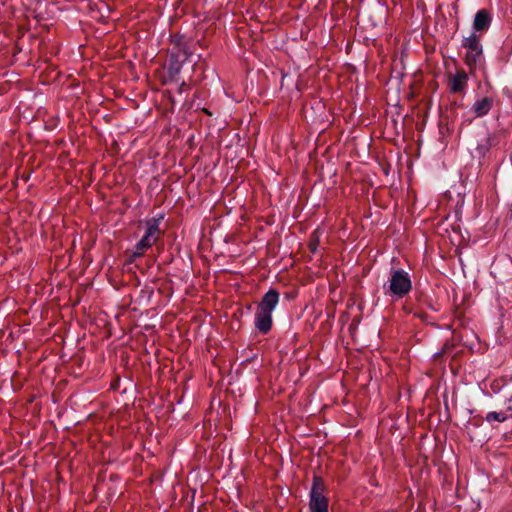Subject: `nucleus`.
I'll list each match as a JSON object with an SVG mask.
<instances>
[{"mask_svg": "<svg viewBox=\"0 0 512 512\" xmlns=\"http://www.w3.org/2000/svg\"><path fill=\"white\" fill-rule=\"evenodd\" d=\"M280 295L275 289H270L264 294L257 305L254 325L261 333L266 334L272 327V312L279 303Z\"/></svg>", "mask_w": 512, "mask_h": 512, "instance_id": "f257e3e1", "label": "nucleus"}, {"mask_svg": "<svg viewBox=\"0 0 512 512\" xmlns=\"http://www.w3.org/2000/svg\"><path fill=\"white\" fill-rule=\"evenodd\" d=\"M388 283V290L386 293L398 298L404 297L412 289L410 275L403 269H392Z\"/></svg>", "mask_w": 512, "mask_h": 512, "instance_id": "f03ea898", "label": "nucleus"}, {"mask_svg": "<svg viewBox=\"0 0 512 512\" xmlns=\"http://www.w3.org/2000/svg\"><path fill=\"white\" fill-rule=\"evenodd\" d=\"M462 47L466 49L465 64L469 67L470 72H472L483 58V47L480 37L476 33H471V35L462 40Z\"/></svg>", "mask_w": 512, "mask_h": 512, "instance_id": "7ed1b4c3", "label": "nucleus"}, {"mask_svg": "<svg viewBox=\"0 0 512 512\" xmlns=\"http://www.w3.org/2000/svg\"><path fill=\"white\" fill-rule=\"evenodd\" d=\"M160 219L152 218L147 221V229L144 236L140 239V241L136 244L135 250L132 252L131 257L137 258L144 254L146 250L152 247L159 238L160 229H159Z\"/></svg>", "mask_w": 512, "mask_h": 512, "instance_id": "20e7f679", "label": "nucleus"}, {"mask_svg": "<svg viewBox=\"0 0 512 512\" xmlns=\"http://www.w3.org/2000/svg\"><path fill=\"white\" fill-rule=\"evenodd\" d=\"M310 512H328V499L324 496V482L319 477H314L310 491Z\"/></svg>", "mask_w": 512, "mask_h": 512, "instance_id": "39448f33", "label": "nucleus"}, {"mask_svg": "<svg viewBox=\"0 0 512 512\" xmlns=\"http://www.w3.org/2000/svg\"><path fill=\"white\" fill-rule=\"evenodd\" d=\"M492 23L491 13L487 9H480L476 12L474 21H473V29L474 32L484 33L486 32Z\"/></svg>", "mask_w": 512, "mask_h": 512, "instance_id": "423d86ee", "label": "nucleus"}, {"mask_svg": "<svg viewBox=\"0 0 512 512\" xmlns=\"http://www.w3.org/2000/svg\"><path fill=\"white\" fill-rule=\"evenodd\" d=\"M468 75L464 70L457 71L455 75L450 76L449 86L452 93H462L467 88Z\"/></svg>", "mask_w": 512, "mask_h": 512, "instance_id": "0eeeda50", "label": "nucleus"}, {"mask_svg": "<svg viewBox=\"0 0 512 512\" xmlns=\"http://www.w3.org/2000/svg\"><path fill=\"white\" fill-rule=\"evenodd\" d=\"M498 144V137L496 134H488L481 141L478 142L475 150L479 157H485L490 149Z\"/></svg>", "mask_w": 512, "mask_h": 512, "instance_id": "6e6552de", "label": "nucleus"}, {"mask_svg": "<svg viewBox=\"0 0 512 512\" xmlns=\"http://www.w3.org/2000/svg\"><path fill=\"white\" fill-rule=\"evenodd\" d=\"M492 104L493 100L491 98L484 97L474 103L472 110L477 117H483L489 113Z\"/></svg>", "mask_w": 512, "mask_h": 512, "instance_id": "1a4fd4ad", "label": "nucleus"}, {"mask_svg": "<svg viewBox=\"0 0 512 512\" xmlns=\"http://www.w3.org/2000/svg\"><path fill=\"white\" fill-rule=\"evenodd\" d=\"M508 418H509V416L505 412L491 411V412L487 413L485 420L488 423H492L493 421L505 422Z\"/></svg>", "mask_w": 512, "mask_h": 512, "instance_id": "9d476101", "label": "nucleus"}, {"mask_svg": "<svg viewBox=\"0 0 512 512\" xmlns=\"http://www.w3.org/2000/svg\"><path fill=\"white\" fill-rule=\"evenodd\" d=\"M316 246H317V242L316 241H311L310 243V249L312 252H314L316 250Z\"/></svg>", "mask_w": 512, "mask_h": 512, "instance_id": "9b49d317", "label": "nucleus"}, {"mask_svg": "<svg viewBox=\"0 0 512 512\" xmlns=\"http://www.w3.org/2000/svg\"><path fill=\"white\" fill-rule=\"evenodd\" d=\"M370 271V266H366L363 268V275L365 276L366 274H368Z\"/></svg>", "mask_w": 512, "mask_h": 512, "instance_id": "f8f14e48", "label": "nucleus"}, {"mask_svg": "<svg viewBox=\"0 0 512 512\" xmlns=\"http://www.w3.org/2000/svg\"><path fill=\"white\" fill-rule=\"evenodd\" d=\"M183 53L185 54L186 59H188V57L191 55V53H189L186 49H183Z\"/></svg>", "mask_w": 512, "mask_h": 512, "instance_id": "ddd939ff", "label": "nucleus"}, {"mask_svg": "<svg viewBox=\"0 0 512 512\" xmlns=\"http://www.w3.org/2000/svg\"><path fill=\"white\" fill-rule=\"evenodd\" d=\"M347 330H348V332H351V331H352V324H349V325L347 326Z\"/></svg>", "mask_w": 512, "mask_h": 512, "instance_id": "4468645a", "label": "nucleus"}]
</instances>
